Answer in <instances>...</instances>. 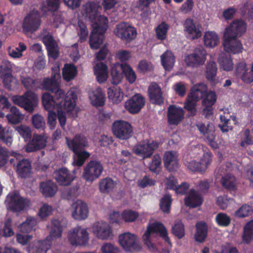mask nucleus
Masks as SVG:
<instances>
[{
  "label": "nucleus",
  "mask_w": 253,
  "mask_h": 253,
  "mask_svg": "<svg viewBox=\"0 0 253 253\" xmlns=\"http://www.w3.org/2000/svg\"><path fill=\"white\" fill-rule=\"evenodd\" d=\"M54 93V99L49 93H43L42 96V104L44 109L48 111H51L53 109L56 110L59 122L63 127L66 122L65 112L74 114L78 111L76 108L77 96L72 90L65 94L62 89H57Z\"/></svg>",
  "instance_id": "nucleus-1"
},
{
  "label": "nucleus",
  "mask_w": 253,
  "mask_h": 253,
  "mask_svg": "<svg viewBox=\"0 0 253 253\" xmlns=\"http://www.w3.org/2000/svg\"><path fill=\"white\" fill-rule=\"evenodd\" d=\"M101 7L94 2L86 3L84 6L85 17L88 18L91 23L92 31L90 36L89 43L91 48L97 49L103 43L104 34L108 28V19L101 16L98 12Z\"/></svg>",
  "instance_id": "nucleus-2"
},
{
  "label": "nucleus",
  "mask_w": 253,
  "mask_h": 253,
  "mask_svg": "<svg viewBox=\"0 0 253 253\" xmlns=\"http://www.w3.org/2000/svg\"><path fill=\"white\" fill-rule=\"evenodd\" d=\"M65 220L62 219L53 218L50 226V235L43 241H38L34 249L35 253H45L52 242L57 241L61 236L63 227L65 225Z\"/></svg>",
  "instance_id": "nucleus-3"
},
{
  "label": "nucleus",
  "mask_w": 253,
  "mask_h": 253,
  "mask_svg": "<svg viewBox=\"0 0 253 253\" xmlns=\"http://www.w3.org/2000/svg\"><path fill=\"white\" fill-rule=\"evenodd\" d=\"M66 139L69 148L75 153L73 165L79 167L82 166L85 160L90 156V154L87 151H80L88 146L86 138L83 136L76 135L72 140L68 138Z\"/></svg>",
  "instance_id": "nucleus-4"
},
{
  "label": "nucleus",
  "mask_w": 253,
  "mask_h": 253,
  "mask_svg": "<svg viewBox=\"0 0 253 253\" xmlns=\"http://www.w3.org/2000/svg\"><path fill=\"white\" fill-rule=\"evenodd\" d=\"M152 234H158L169 246H171L168 231L164 224L158 221H151L143 235L144 244L150 251L154 252L157 250L156 246L151 242L150 239V235Z\"/></svg>",
  "instance_id": "nucleus-5"
},
{
  "label": "nucleus",
  "mask_w": 253,
  "mask_h": 253,
  "mask_svg": "<svg viewBox=\"0 0 253 253\" xmlns=\"http://www.w3.org/2000/svg\"><path fill=\"white\" fill-rule=\"evenodd\" d=\"M207 86L204 84H199L192 86L188 94L184 108L192 114L195 115L196 112L197 102L203 98L206 93Z\"/></svg>",
  "instance_id": "nucleus-6"
},
{
  "label": "nucleus",
  "mask_w": 253,
  "mask_h": 253,
  "mask_svg": "<svg viewBox=\"0 0 253 253\" xmlns=\"http://www.w3.org/2000/svg\"><path fill=\"white\" fill-rule=\"evenodd\" d=\"M13 103L32 113L38 104V97L33 92L28 91L22 95H14L11 98Z\"/></svg>",
  "instance_id": "nucleus-7"
},
{
  "label": "nucleus",
  "mask_w": 253,
  "mask_h": 253,
  "mask_svg": "<svg viewBox=\"0 0 253 253\" xmlns=\"http://www.w3.org/2000/svg\"><path fill=\"white\" fill-rule=\"evenodd\" d=\"M5 204L8 210L19 212L28 207L30 203L27 199L22 197L17 192H12L8 194Z\"/></svg>",
  "instance_id": "nucleus-8"
},
{
  "label": "nucleus",
  "mask_w": 253,
  "mask_h": 253,
  "mask_svg": "<svg viewBox=\"0 0 253 253\" xmlns=\"http://www.w3.org/2000/svg\"><path fill=\"white\" fill-rule=\"evenodd\" d=\"M116 37L126 42H129L134 40L137 35L136 28L126 22L118 24L114 30Z\"/></svg>",
  "instance_id": "nucleus-9"
},
{
  "label": "nucleus",
  "mask_w": 253,
  "mask_h": 253,
  "mask_svg": "<svg viewBox=\"0 0 253 253\" xmlns=\"http://www.w3.org/2000/svg\"><path fill=\"white\" fill-rule=\"evenodd\" d=\"M119 242L124 250L126 252H134L141 249L138 237L130 232H125L120 235Z\"/></svg>",
  "instance_id": "nucleus-10"
},
{
  "label": "nucleus",
  "mask_w": 253,
  "mask_h": 253,
  "mask_svg": "<svg viewBox=\"0 0 253 253\" xmlns=\"http://www.w3.org/2000/svg\"><path fill=\"white\" fill-rule=\"evenodd\" d=\"M158 146V143L154 141L145 140L134 145L132 151L136 155L145 159L149 158Z\"/></svg>",
  "instance_id": "nucleus-11"
},
{
  "label": "nucleus",
  "mask_w": 253,
  "mask_h": 253,
  "mask_svg": "<svg viewBox=\"0 0 253 253\" xmlns=\"http://www.w3.org/2000/svg\"><path fill=\"white\" fill-rule=\"evenodd\" d=\"M92 232L97 239L102 241L111 239L114 236L111 226L104 221L94 223L92 227Z\"/></svg>",
  "instance_id": "nucleus-12"
},
{
  "label": "nucleus",
  "mask_w": 253,
  "mask_h": 253,
  "mask_svg": "<svg viewBox=\"0 0 253 253\" xmlns=\"http://www.w3.org/2000/svg\"><path fill=\"white\" fill-rule=\"evenodd\" d=\"M112 130L114 134L122 140L128 139L132 134V128L130 124L123 120L115 121L113 125Z\"/></svg>",
  "instance_id": "nucleus-13"
},
{
  "label": "nucleus",
  "mask_w": 253,
  "mask_h": 253,
  "mask_svg": "<svg viewBox=\"0 0 253 253\" xmlns=\"http://www.w3.org/2000/svg\"><path fill=\"white\" fill-rule=\"evenodd\" d=\"M103 167L99 162L90 161L84 168L83 177L86 181L92 182L101 175Z\"/></svg>",
  "instance_id": "nucleus-14"
},
{
  "label": "nucleus",
  "mask_w": 253,
  "mask_h": 253,
  "mask_svg": "<svg viewBox=\"0 0 253 253\" xmlns=\"http://www.w3.org/2000/svg\"><path fill=\"white\" fill-rule=\"evenodd\" d=\"M68 240L73 245H85L89 240V234L86 229L77 227L70 231Z\"/></svg>",
  "instance_id": "nucleus-15"
},
{
  "label": "nucleus",
  "mask_w": 253,
  "mask_h": 253,
  "mask_svg": "<svg viewBox=\"0 0 253 253\" xmlns=\"http://www.w3.org/2000/svg\"><path fill=\"white\" fill-rule=\"evenodd\" d=\"M60 66L58 63H56L54 67H52L51 78H44L42 84V87L43 89L50 90L53 93L59 88L58 81L60 79Z\"/></svg>",
  "instance_id": "nucleus-16"
},
{
  "label": "nucleus",
  "mask_w": 253,
  "mask_h": 253,
  "mask_svg": "<svg viewBox=\"0 0 253 253\" xmlns=\"http://www.w3.org/2000/svg\"><path fill=\"white\" fill-rule=\"evenodd\" d=\"M72 217L77 220H84L88 216L89 209L87 204L80 200L74 202L70 207Z\"/></svg>",
  "instance_id": "nucleus-17"
},
{
  "label": "nucleus",
  "mask_w": 253,
  "mask_h": 253,
  "mask_svg": "<svg viewBox=\"0 0 253 253\" xmlns=\"http://www.w3.org/2000/svg\"><path fill=\"white\" fill-rule=\"evenodd\" d=\"M246 28V24L243 21L234 20L225 28L223 36H230L237 38L245 33Z\"/></svg>",
  "instance_id": "nucleus-18"
},
{
  "label": "nucleus",
  "mask_w": 253,
  "mask_h": 253,
  "mask_svg": "<svg viewBox=\"0 0 253 253\" xmlns=\"http://www.w3.org/2000/svg\"><path fill=\"white\" fill-rule=\"evenodd\" d=\"M145 104L144 98L140 94H136L125 103L126 109L131 114L138 113Z\"/></svg>",
  "instance_id": "nucleus-19"
},
{
  "label": "nucleus",
  "mask_w": 253,
  "mask_h": 253,
  "mask_svg": "<svg viewBox=\"0 0 253 253\" xmlns=\"http://www.w3.org/2000/svg\"><path fill=\"white\" fill-rule=\"evenodd\" d=\"M222 45L224 51L229 53H239L243 49L242 43L237 38L230 36H223Z\"/></svg>",
  "instance_id": "nucleus-20"
},
{
  "label": "nucleus",
  "mask_w": 253,
  "mask_h": 253,
  "mask_svg": "<svg viewBox=\"0 0 253 253\" xmlns=\"http://www.w3.org/2000/svg\"><path fill=\"white\" fill-rule=\"evenodd\" d=\"M41 25L40 14L38 11L29 13L24 19L23 29L27 32H33L36 31Z\"/></svg>",
  "instance_id": "nucleus-21"
},
{
  "label": "nucleus",
  "mask_w": 253,
  "mask_h": 253,
  "mask_svg": "<svg viewBox=\"0 0 253 253\" xmlns=\"http://www.w3.org/2000/svg\"><path fill=\"white\" fill-rule=\"evenodd\" d=\"M47 138L45 134H34L31 141L26 145L25 151L32 152L43 148L46 145Z\"/></svg>",
  "instance_id": "nucleus-22"
},
{
  "label": "nucleus",
  "mask_w": 253,
  "mask_h": 253,
  "mask_svg": "<svg viewBox=\"0 0 253 253\" xmlns=\"http://www.w3.org/2000/svg\"><path fill=\"white\" fill-rule=\"evenodd\" d=\"M184 30L186 37L190 40H195L202 35L201 26L191 19H187L184 23Z\"/></svg>",
  "instance_id": "nucleus-23"
},
{
  "label": "nucleus",
  "mask_w": 253,
  "mask_h": 253,
  "mask_svg": "<svg viewBox=\"0 0 253 253\" xmlns=\"http://www.w3.org/2000/svg\"><path fill=\"white\" fill-rule=\"evenodd\" d=\"M184 112L183 109L175 105H169L168 108L167 117L169 124L177 125L183 119Z\"/></svg>",
  "instance_id": "nucleus-24"
},
{
  "label": "nucleus",
  "mask_w": 253,
  "mask_h": 253,
  "mask_svg": "<svg viewBox=\"0 0 253 253\" xmlns=\"http://www.w3.org/2000/svg\"><path fill=\"white\" fill-rule=\"evenodd\" d=\"M13 156L17 161H19L16 166V171L18 175L21 177L29 176L32 170L30 162L26 159L20 160L22 156L17 153H14Z\"/></svg>",
  "instance_id": "nucleus-25"
},
{
  "label": "nucleus",
  "mask_w": 253,
  "mask_h": 253,
  "mask_svg": "<svg viewBox=\"0 0 253 253\" xmlns=\"http://www.w3.org/2000/svg\"><path fill=\"white\" fill-rule=\"evenodd\" d=\"M42 42L46 47L49 59H57L59 55V49L52 36L50 34L43 36Z\"/></svg>",
  "instance_id": "nucleus-26"
},
{
  "label": "nucleus",
  "mask_w": 253,
  "mask_h": 253,
  "mask_svg": "<svg viewBox=\"0 0 253 253\" xmlns=\"http://www.w3.org/2000/svg\"><path fill=\"white\" fill-rule=\"evenodd\" d=\"M75 170L70 172L66 168H61L55 172V178L56 181L62 185L70 184L75 178Z\"/></svg>",
  "instance_id": "nucleus-27"
},
{
  "label": "nucleus",
  "mask_w": 253,
  "mask_h": 253,
  "mask_svg": "<svg viewBox=\"0 0 253 253\" xmlns=\"http://www.w3.org/2000/svg\"><path fill=\"white\" fill-rule=\"evenodd\" d=\"M236 73L245 83H251L253 82V64L252 65L251 70L249 71L245 62L240 63L236 68Z\"/></svg>",
  "instance_id": "nucleus-28"
},
{
  "label": "nucleus",
  "mask_w": 253,
  "mask_h": 253,
  "mask_svg": "<svg viewBox=\"0 0 253 253\" xmlns=\"http://www.w3.org/2000/svg\"><path fill=\"white\" fill-rule=\"evenodd\" d=\"M93 71L97 82L100 84L106 82L108 77V67L102 62L96 63L93 67Z\"/></svg>",
  "instance_id": "nucleus-29"
},
{
  "label": "nucleus",
  "mask_w": 253,
  "mask_h": 253,
  "mask_svg": "<svg viewBox=\"0 0 253 253\" xmlns=\"http://www.w3.org/2000/svg\"><path fill=\"white\" fill-rule=\"evenodd\" d=\"M40 190L44 197L50 198L56 194L58 188L55 183L51 180H48L41 183Z\"/></svg>",
  "instance_id": "nucleus-30"
},
{
  "label": "nucleus",
  "mask_w": 253,
  "mask_h": 253,
  "mask_svg": "<svg viewBox=\"0 0 253 253\" xmlns=\"http://www.w3.org/2000/svg\"><path fill=\"white\" fill-rule=\"evenodd\" d=\"M163 160L164 165L169 170H174L178 168V155L176 152H166L164 154Z\"/></svg>",
  "instance_id": "nucleus-31"
},
{
  "label": "nucleus",
  "mask_w": 253,
  "mask_h": 253,
  "mask_svg": "<svg viewBox=\"0 0 253 253\" xmlns=\"http://www.w3.org/2000/svg\"><path fill=\"white\" fill-rule=\"evenodd\" d=\"M108 98L114 104L120 103L124 98V92L122 88L117 85H114L108 88Z\"/></svg>",
  "instance_id": "nucleus-32"
},
{
  "label": "nucleus",
  "mask_w": 253,
  "mask_h": 253,
  "mask_svg": "<svg viewBox=\"0 0 253 253\" xmlns=\"http://www.w3.org/2000/svg\"><path fill=\"white\" fill-rule=\"evenodd\" d=\"M89 99L91 103L95 106H100L104 104L105 95L101 88H96L89 93Z\"/></svg>",
  "instance_id": "nucleus-33"
},
{
  "label": "nucleus",
  "mask_w": 253,
  "mask_h": 253,
  "mask_svg": "<svg viewBox=\"0 0 253 253\" xmlns=\"http://www.w3.org/2000/svg\"><path fill=\"white\" fill-rule=\"evenodd\" d=\"M150 99L153 103L160 104L163 98L161 87L156 83H152L148 88Z\"/></svg>",
  "instance_id": "nucleus-34"
},
{
  "label": "nucleus",
  "mask_w": 253,
  "mask_h": 253,
  "mask_svg": "<svg viewBox=\"0 0 253 253\" xmlns=\"http://www.w3.org/2000/svg\"><path fill=\"white\" fill-rule=\"evenodd\" d=\"M203 38L205 45L209 48H213L217 46L220 41L218 35L214 31L206 32Z\"/></svg>",
  "instance_id": "nucleus-35"
},
{
  "label": "nucleus",
  "mask_w": 253,
  "mask_h": 253,
  "mask_svg": "<svg viewBox=\"0 0 253 253\" xmlns=\"http://www.w3.org/2000/svg\"><path fill=\"white\" fill-rule=\"evenodd\" d=\"M203 199L201 196L194 190H190L188 195L185 198V203L187 206L195 208L202 204Z\"/></svg>",
  "instance_id": "nucleus-36"
},
{
  "label": "nucleus",
  "mask_w": 253,
  "mask_h": 253,
  "mask_svg": "<svg viewBox=\"0 0 253 253\" xmlns=\"http://www.w3.org/2000/svg\"><path fill=\"white\" fill-rule=\"evenodd\" d=\"M161 64L166 71H170L173 68L175 63V57L173 54L167 50L161 56Z\"/></svg>",
  "instance_id": "nucleus-37"
},
{
  "label": "nucleus",
  "mask_w": 253,
  "mask_h": 253,
  "mask_svg": "<svg viewBox=\"0 0 253 253\" xmlns=\"http://www.w3.org/2000/svg\"><path fill=\"white\" fill-rule=\"evenodd\" d=\"M121 64L118 63L111 64L110 74L111 76V82L113 84H120L123 79V75L120 72Z\"/></svg>",
  "instance_id": "nucleus-38"
},
{
  "label": "nucleus",
  "mask_w": 253,
  "mask_h": 253,
  "mask_svg": "<svg viewBox=\"0 0 253 253\" xmlns=\"http://www.w3.org/2000/svg\"><path fill=\"white\" fill-rule=\"evenodd\" d=\"M117 184L116 182L111 178H103L99 182V190L102 193H108L116 188Z\"/></svg>",
  "instance_id": "nucleus-39"
},
{
  "label": "nucleus",
  "mask_w": 253,
  "mask_h": 253,
  "mask_svg": "<svg viewBox=\"0 0 253 253\" xmlns=\"http://www.w3.org/2000/svg\"><path fill=\"white\" fill-rule=\"evenodd\" d=\"M0 140L7 146L13 142L12 130L9 127H3L0 125Z\"/></svg>",
  "instance_id": "nucleus-40"
},
{
  "label": "nucleus",
  "mask_w": 253,
  "mask_h": 253,
  "mask_svg": "<svg viewBox=\"0 0 253 253\" xmlns=\"http://www.w3.org/2000/svg\"><path fill=\"white\" fill-rule=\"evenodd\" d=\"M10 113L6 115L8 122L13 124H16L23 120L24 115L21 113L19 109L15 106H12L10 109Z\"/></svg>",
  "instance_id": "nucleus-41"
},
{
  "label": "nucleus",
  "mask_w": 253,
  "mask_h": 253,
  "mask_svg": "<svg viewBox=\"0 0 253 253\" xmlns=\"http://www.w3.org/2000/svg\"><path fill=\"white\" fill-rule=\"evenodd\" d=\"M37 224V220L35 217L28 216L26 220L20 224L18 228L22 232H29L34 229Z\"/></svg>",
  "instance_id": "nucleus-42"
},
{
  "label": "nucleus",
  "mask_w": 253,
  "mask_h": 253,
  "mask_svg": "<svg viewBox=\"0 0 253 253\" xmlns=\"http://www.w3.org/2000/svg\"><path fill=\"white\" fill-rule=\"evenodd\" d=\"M220 69L225 71H230L233 68V63L229 55L225 56L223 53L220 54L218 58Z\"/></svg>",
  "instance_id": "nucleus-43"
},
{
  "label": "nucleus",
  "mask_w": 253,
  "mask_h": 253,
  "mask_svg": "<svg viewBox=\"0 0 253 253\" xmlns=\"http://www.w3.org/2000/svg\"><path fill=\"white\" fill-rule=\"evenodd\" d=\"M242 240L246 244L253 241V220L248 222L244 227Z\"/></svg>",
  "instance_id": "nucleus-44"
},
{
  "label": "nucleus",
  "mask_w": 253,
  "mask_h": 253,
  "mask_svg": "<svg viewBox=\"0 0 253 253\" xmlns=\"http://www.w3.org/2000/svg\"><path fill=\"white\" fill-rule=\"evenodd\" d=\"M63 77L67 81L73 79L77 74V69L73 64H66L62 71Z\"/></svg>",
  "instance_id": "nucleus-45"
},
{
  "label": "nucleus",
  "mask_w": 253,
  "mask_h": 253,
  "mask_svg": "<svg viewBox=\"0 0 253 253\" xmlns=\"http://www.w3.org/2000/svg\"><path fill=\"white\" fill-rule=\"evenodd\" d=\"M195 239L196 241L202 242L205 241L207 234V227L204 223H199L196 226Z\"/></svg>",
  "instance_id": "nucleus-46"
},
{
  "label": "nucleus",
  "mask_w": 253,
  "mask_h": 253,
  "mask_svg": "<svg viewBox=\"0 0 253 253\" xmlns=\"http://www.w3.org/2000/svg\"><path fill=\"white\" fill-rule=\"evenodd\" d=\"M53 212L52 207L47 204H42L39 208L37 216L42 220H46L47 217L51 215Z\"/></svg>",
  "instance_id": "nucleus-47"
},
{
  "label": "nucleus",
  "mask_w": 253,
  "mask_h": 253,
  "mask_svg": "<svg viewBox=\"0 0 253 253\" xmlns=\"http://www.w3.org/2000/svg\"><path fill=\"white\" fill-rule=\"evenodd\" d=\"M121 69L127 81L130 84L133 83L136 79V75L132 68L128 64H121Z\"/></svg>",
  "instance_id": "nucleus-48"
},
{
  "label": "nucleus",
  "mask_w": 253,
  "mask_h": 253,
  "mask_svg": "<svg viewBox=\"0 0 253 253\" xmlns=\"http://www.w3.org/2000/svg\"><path fill=\"white\" fill-rule=\"evenodd\" d=\"M26 48V46L24 43L20 42L18 47L8 48V54L12 58H19L22 56V52L23 51H25Z\"/></svg>",
  "instance_id": "nucleus-49"
},
{
  "label": "nucleus",
  "mask_w": 253,
  "mask_h": 253,
  "mask_svg": "<svg viewBox=\"0 0 253 253\" xmlns=\"http://www.w3.org/2000/svg\"><path fill=\"white\" fill-rule=\"evenodd\" d=\"M217 67L213 61L209 62L206 69V76L208 80L213 81L217 72Z\"/></svg>",
  "instance_id": "nucleus-50"
},
{
  "label": "nucleus",
  "mask_w": 253,
  "mask_h": 253,
  "mask_svg": "<svg viewBox=\"0 0 253 253\" xmlns=\"http://www.w3.org/2000/svg\"><path fill=\"white\" fill-rule=\"evenodd\" d=\"M216 97L215 93L212 91H206L204 95L202 100V105L204 107H211L215 102Z\"/></svg>",
  "instance_id": "nucleus-51"
},
{
  "label": "nucleus",
  "mask_w": 253,
  "mask_h": 253,
  "mask_svg": "<svg viewBox=\"0 0 253 253\" xmlns=\"http://www.w3.org/2000/svg\"><path fill=\"white\" fill-rule=\"evenodd\" d=\"M221 182L222 185L228 189H233L236 185V178L231 173L223 176Z\"/></svg>",
  "instance_id": "nucleus-52"
},
{
  "label": "nucleus",
  "mask_w": 253,
  "mask_h": 253,
  "mask_svg": "<svg viewBox=\"0 0 253 253\" xmlns=\"http://www.w3.org/2000/svg\"><path fill=\"white\" fill-rule=\"evenodd\" d=\"M172 233L178 238H182L185 234L184 225L182 222L178 220L174 223L171 228Z\"/></svg>",
  "instance_id": "nucleus-53"
},
{
  "label": "nucleus",
  "mask_w": 253,
  "mask_h": 253,
  "mask_svg": "<svg viewBox=\"0 0 253 253\" xmlns=\"http://www.w3.org/2000/svg\"><path fill=\"white\" fill-rule=\"evenodd\" d=\"M123 220L126 222H132L134 221L138 217L137 212L131 210H126L122 212Z\"/></svg>",
  "instance_id": "nucleus-54"
},
{
  "label": "nucleus",
  "mask_w": 253,
  "mask_h": 253,
  "mask_svg": "<svg viewBox=\"0 0 253 253\" xmlns=\"http://www.w3.org/2000/svg\"><path fill=\"white\" fill-rule=\"evenodd\" d=\"M21 81L24 86L27 89H33L38 87L36 85L38 82V80H34L29 77L21 76Z\"/></svg>",
  "instance_id": "nucleus-55"
},
{
  "label": "nucleus",
  "mask_w": 253,
  "mask_h": 253,
  "mask_svg": "<svg viewBox=\"0 0 253 253\" xmlns=\"http://www.w3.org/2000/svg\"><path fill=\"white\" fill-rule=\"evenodd\" d=\"M169 26L165 23H162L156 29V33L157 38L160 40L166 39Z\"/></svg>",
  "instance_id": "nucleus-56"
},
{
  "label": "nucleus",
  "mask_w": 253,
  "mask_h": 253,
  "mask_svg": "<svg viewBox=\"0 0 253 253\" xmlns=\"http://www.w3.org/2000/svg\"><path fill=\"white\" fill-rule=\"evenodd\" d=\"M11 219L9 218L5 222L3 228L0 230V234L5 237H11L14 232L11 228Z\"/></svg>",
  "instance_id": "nucleus-57"
},
{
  "label": "nucleus",
  "mask_w": 253,
  "mask_h": 253,
  "mask_svg": "<svg viewBox=\"0 0 253 253\" xmlns=\"http://www.w3.org/2000/svg\"><path fill=\"white\" fill-rule=\"evenodd\" d=\"M77 31L81 41H84L88 36V31L86 26L82 20L78 21Z\"/></svg>",
  "instance_id": "nucleus-58"
},
{
  "label": "nucleus",
  "mask_w": 253,
  "mask_h": 253,
  "mask_svg": "<svg viewBox=\"0 0 253 253\" xmlns=\"http://www.w3.org/2000/svg\"><path fill=\"white\" fill-rule=\"evenodd\" d=\"M60 0H47L43 4L42 10L45 12L55 11L58 8Z\"/></svg>",
  "instance_id": "nucleus-59"
},
{
  "label": "nucleus",
  "mask_w": 253,
  "mask_h": 253,
  "mask_svg": "<svg viewBox=\"0 0 253 253\" xmlns=\"http://www.w3.org/2000/svg\"><path fill=\"white\" fill-rule=\"evenodd\" d=\"M215 221L218 225L225 227L230 224L231 219L226 214L220 212L215 216Z\"/></svg>",
  "instance_id": "nucleus-60"
},
{
  "label": "nucleus",
  "mask_w": 253,
  "mask_h": 253,
  "mask_svg": "<svg viewBox=\"0 0 253 253\" xmlns=\"http://www.w3.org/2000/svg\"><path fill=\"white\" fill-rule=\"evenodd\" d=\"M171 203V199L169 195H166L160 200V208L164 212H169Z\"/></svg>",
  "instance_id": "nucleus-61"
},
{
  "label": "nucleus",
  "mask_w": 253,
  "mask_h": 253,
  "mask_svg": "<svg viewBox=\"0 0 253 253\" xmlns=\"http://www.w3.org/2000/svg\"><path fill=\"white\" fill-rule=\"evenodd\" d=\"M32 122L34 126L37 129H43L45 127V121L43 118L39 114H35L32 118Z\"/></svg>",
  "instance_id": "nucleus-62"
},
{
  "label": "nucleus",
  "mask_w": 253,
  "mask_h": 253,
  "mask_svg": "<svg viewBox=\"0 0 253 253\" xmlns=\"http://www.w3.org/2000/svg\"><path fill=\"white\" fill-rule=\"evenodd\" d=\"M194 54L197 66L202 65L205 63L207 53L204 49H196L194 52Z\"/></svg>",
  "instance_id": "nucleus-63"
},
{
  "label": "nucleus",
  "mask_w": 253,
  "mask_h": 253,
  "mask_svg": "<svg viewBox=\"0 0 253 253\" xmlns=\"http://www.w3.org/2000/svg\"><path fill=\"white\" fill-rule=\"evenodd\" d=\"M102 253H116L120 252L119 248L110 243H104L100 248Z\"/></svg>",
  "instance_id": "nucleus-64"
}]
</instances>
